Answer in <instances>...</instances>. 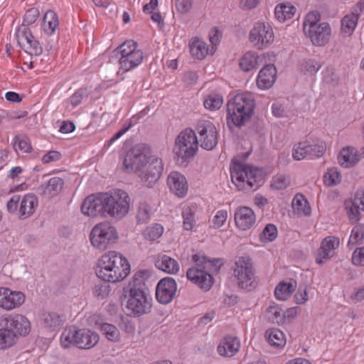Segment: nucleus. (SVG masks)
<instances>
[{
    "mask_svg": "<svg viewBox=\"0 0 364 364\" xmlns=\"http://www.w3.org/2000/svg\"><path fill=\"white\" fill-rule=\"evenodd\" d=\"M64 181L60 177L51 178L48 183L41 184L37 188V193L44 197L56 196L63 189Z\"/></svg>",
    "mask_w": 364,
    "mask_h": 364,
    "instance_id": "5701e85b",
    "label": "nucleus"
},
{
    "mask_svg": "<svg viewBox=\"0 0 364 364\" xmlns=\"http://www.w3.org/2000/svg\"><path fill=\"white\" fill-rule=\"evenodd\" d=\"M155 266L168 274H176L179 270L178 262L166 255H159L155 260Z\"/></svg>",
    "mask_w": 364,
    "mask_h": 364,
    "instance_id": "cd10ccee",
    "label": "nucleus"
},
{
    "mask_svg": "<svg viewBox=\"0 0 364 364\" xmlns=\"http://www.w3.org/2000/svg\"><path fill=\"white\" fill-rule=\"evenodd\" d=\"M48 18H51V20L49 21L48 23V28H47L46 25L44 30L47 33H52L55 31V30L56 29V28L58 25V18H57L55 14L52 11H48L45 14L44 19L46 20Z\"/></svg>",
    "mask_w": 364,
    "mask_h": 364,
    "instance_id": "6e6d98bb",
    "label": "nucleus"
},
{
    "mask_svg": "<svg viewBox=\"0 0 364 364\" xmlns=\"http://www.w3.org/2000/svg\"><path fill=\"white\" fill-rule=\"evenodd\" d=\"M292 207L295 213L301 215H309L311 213V208L308 205V202L304 199V196L296 195L292 201Z\"/></svg>",
    "mask_w": 364,
    "mask_h": 364,
    "instance_id": "4c0bfd02",
    "label": "nucleus"
},
{
    "mask_svg": "<svg viewBox=\"0 0 364 364\" xmlns=\"http://www.w3.org/2000/svg\"><path fill=\"white\" fill-rule=\"evenodd\" d=\"M240 341L236 337L228 336L218 346V353L224 357H232L239 350Z\"/></svg>",
    "mask_w": 364,
    "mask_h": 364,
    "instance_id": "b1692460",
    "label": "nucleus"
},
{
    "mask_svg": "<svg viewBox=\"0 0 364 364\" xmlns=\"http://www.w3.org/2000/svg\"><path fill=\"white\" fill-rule=\"evenodd\" d=\"M20 198H21L20 196L14 195L7 202L6 208H7V210L9 213H14L17 210L18 205L20 201Z\"/></svg>",
    "mask_w": 364,
    "mask_h": 364,
    "instance_id": "774afa93",
    "label": "nucleus"
},
{
    "mask_svg": "<svg viewBox=\"0 0 364 364\" xmlns=\"http://www.w3.org/2000/svg\"><path fill=\"white\" fill-rule=\"evenodd\" d=\"M208 51L206 43L200 38H194L190 42V52L194 58L202 60L206 56Z\"/></svg>",
    "mask_w": 364,
    "mask_h": 364,
    "instance_id": "473e14b6",
    "label": "nucleus"
},
{
    "mask_svg": "<svg viewBox=\"0 0 364 364\" xmlns=\"http://www.w3.org/2000/svg\"><path fill=\"white\" fill-rule=\"evenodd\" d=\"M38 205V199L33 194L25 195L21 199L19 212L20 218L25 219L31 216L35 211V208Z\"/></svg>",
    "mask_w": 364,
    "mask_h": 364,
    "instance_id": "c85d7f7f",
    "label": "nucleus"
},
{
    "mask_svg": "<svg viewBox=\"0 0 364 364\" xmlns=\"http://www.w3.org/2000/svg\"><path fill=\"white\" fill-rule=\"evenodd\" d=\"M14 149L18 152L21 151L23 153H30L32 151L30 140L26 135H16L14 137Z\"/></svg>",
    "mask_w": 364,
    "mask_h": 364,
    "instance_id": "37998d69",
    "label": "nucleus"
},
{
    "mask_svg": "<svg viewBox=\"0 0 364 364\" xmlns=\"http://www.w3.org/2000/svg\"><path fill=\"white\" fill-rule=\"evenodd\" d=\"M338 163L344 168L355 166L360 160L357 150L353 147L343 148L338 156Z\"/></svg>",
    "mask_w": 364,
    "mask_h": 364,
    "instance_id": "a878e982",
    "label": "nucleus"
},
{
    "mask_svg": "<svg viewBox=\"0 0 364 364\" xmlns=\"http://www.w3.org/2000/svg\"><path fill=\"white\" fill-rule=\"evenodd\" d=\"M352 262L357 266H364V247L357 248L353 253Z\"/></svg>",
    "mask_w": 364,
    "mask_h": 364,
    "instance_id": "0e129e2a",
    "label": "nucleus"
},
{
    "mask_svg": "<svg viewBox=\"0 0 364 364\" xmlns=\"http://www.w3.org/2000/svg\"><path fill=\"white\" fill-rule=\"evenodd\" d=\"M193 260L196 266L195 268H199L208 272H218L223 265L220 259L210 260L205 256H200L198 255H194L193 256Z\"/></svg>",
    "mask_w": 364,
    "mask_h": 364,
    "instance_id": "bb28decb",
    "label": "nucleus"
},
{
    "mask_svg": "<svg viewBox=\"0 0 364 364\" xmlns=\"http://www.w3.org/2000/svg\"><path fill=\"white\" fill-rule=\"evenodd\" d=\"M290 183L289 178L285 176L280 175L274 178L271 183V186L277 190L286 188Z\"/></svg>",
    "mask_w": 364,
    "mask_h": 364,
    "instance_id": "bf43d9fd",
    "label": "nucleus"
},
{
    "mask_svg": "<svg viewBox=\"0 0 364 364\" xmlns=\"http://www.w3.org/2000/svg\"><path fill=\"white\" fill-rule=\"evenodd\" d=\"M277 228L273 224H267L259 235V239L262 242H272L277 238Z\"/></svg>",
    "mask_w": 364,
    "mask_h": 364,
    "instance_id": "09e8293b",
    "label": "nucleus"
},
{
    "mask_svg": "<svg viewBox=\"0 0 364 364\" xmlns=\"http://www.w3.org/2000/svg\"><path fill=\"white\" fill-rule=\"evenodd\" d=\"M255 102L250 93L237 94L230 99L227 104L228 124L230 123L241 127L249 121L254 112Z\"/></svg>",
    "mask_w": 364,
    "mask_h": 364,
    "instance_id": "20e7f679",
    "label": "nucleus"
},
{
    "mask_svg": "<svg viewBox=\"0 0 364 364\" xmlns=\"http://www.w3.org/2000/svg\"><path fill=\"white\" fill-rule=\"evenodd\" d=\"M195 211L194 210L188 206L183 208L182 216L183 218V228L186 230H191L195 224L194 219Z\"/></svg>",
    "mask_w": 364,
    "mask_h": 364,
    "instance_id": "8fccbe9b",
    "label": "nucleus"
},
{
    "mask_svg": "<svg viewBox=\"0 0 364 364\" xmlns=\"http://www.w3.org/2000/svg\"><path fill=\"white\" fill-rule=\"evenodd\" d=\"M296 11V8L289 4H282L277 6L274 10V14L276 18L279 21H284L287 19L291 18Z\"/></svg>",
    "mask_w": 364,
    "mask_h": 364,
    "instance_id": "e433bc0d",
    "label": "nucleus"
},
{
    "mask_svg": "<svg viewBox=\"0 0 364 364\" xmlns=\"http://www.w3.org/2000/svg\"><path fill=\"white\" fill-rule=\"evenodd\" d=\"M233 275L239 288L250 291L256 287L255 271L248 257H240L235 261Z\"/></svg>",
    "mask_w": 364,
    "mask_h": 364,
    "instance_id": "9d476101",
    "label": "nucleus"
},
{
    "mask_svg": "<svg viewBox=\"0 0 364 364\" xmlns=\"http://www.w3.org/2000/svg\"><path fill=\"white\" fill-rule=\"evenodd\" d=\"M237 227L242 230H249L256 221L254 211L248 207H240L235 213Z\"/></svg>",
    "mask_w": 364,
    "mask_h": 364,
    "instance_id": "aec40b11",
    "label": "nucleus"
},
{
    "mask_svg": "<svg viewBox=\"0 0 364 364\" xmlns=\"http://www.w3.org/2000/svg\"><path fill=\"white\" fill-rule=\"evenodd\" d=\"M250 41L259 48L269 46L274 41V33L269 23L257 22L250 33Z\"/></svg>",
    "mask_w": 364,
    "mask_h": 364,
    "instance_id": "ddd939ff",
    "label": "nucleus"
},
{
    "mask_svg": "<svg viewBox=\"0 0 364 364\" xmlns=\"http://www.w3.org/2000/svg\"><path fill=\"white\" fill-rule=\"evenodd\" d=\"M198 149V140L196 132L191 129L182 131L175 141L173 151L176 155L177 164L186 167L194 157Z\"/></svg>",
    "mask_w": 364,
    "mask_h": 364,
    "instance_id": "423d86ee",
    "label": "nucleus"
},
{
    "mask_svg": "<svg viewBox=\"0 0 364 364\" xmlns=\"http://www.w3.org/2000/svg\"><path fill=\"white\" fill-rule=\"evenodd\" d=\"M321 16L318 11H312L309 13L304 22L303 29L304 32H311V29H314L316 26L319 25Z\"/></svg>",
    "mask_w": 364,
    "mask_h": 364,
    "instance_id": "49530a36",
    "label": "nucleus"
},
{
    "mask_svg": "<svg viewBox=\"0 0 364 364\" xmlns=\"http://www.w3.org/2000/svg\"><path fill=\"white\" fill-rule=\"evenodd\" d=\"M130 273L127 259L115 251L104 254L99 259L96 275L104 282L115 283L125 279Z\"/></svg>",
    "mask_w": 364,
    "mask_h": 364,
    "instance_id": "7ed1b4c3",
    "label": "nucleus"
},
{
    "mask_svg": "<svg viewBox=\"0 0 364 364\" xmlns=\"http://www.w3.org/2000/svg\"><path fill=\"white\" fill-rule=\"evenodd\" d=\"M196 134H198V145L205 150H213L218 144V131L210 121L199 122L196 127Z\"/></svg>",
    "mask_w": 364,
    "mask_h": 364,
    "instance_id": "9b49d317",
    "label": "nucleus"
},
{
    "mask_svg": "<svg viewBox=\"0 0 364 364\" xmlns=\"http://www.w3.org/2000/svg\"><path fill=\"white\" fill-rule=\"evenodd\" d=\"M0 326L13 330L17 335L26 336L31 331L29 321L21 314L2 316L0 318Z\"/></svg>",
    "mask_w": 364,
    "mask_h": 364,
    "instance_id": "4468645a",
    "label": "nucleus"
},
{
    "mask_svg": "<svg viewBox=\"0 0 364 364\" xmlns=\"http://www.w3.org/2000/svg\"><path fill=\"white\" fill-rule=\"evenodd\" d=\"M164 231V228L159 224H155L154 226L149 227L144 232V237L146 240L154 241L159 238Z\"/></svg>",
    "mask_w": 364,
    "mask_h": 364,
    "instance_id": "3c124183",
    "label": "nucleus"
},
{
    "mask_svg": "<svg viewBox=\"0 0 364 364\" xmlns=\"http://www.w3.org/2000/svg\"><path fill=\"white\" fill-rule=\"evenodd\" d=\"M98 341V334L87 328H66L60 336V344L64 348L74 346L80 349H90L95 346Z\"/></svg>",
    "mask_w": 364,
    "mask_h": 364,
    "instance_id": "0eeeda50",
    "label": "nucleus"
},
{
    "mask_svg": "<svg viewBox=\"0 0 364 364\" xmlns=\"http://www.w3.org/2000/svg\"><path fill=\"white\" fill-rule=\"evenodd\" d=\"M7 294L5 295L3 309L10 310L20 306L24 302V294L20 291H12L7 289Z\"/></svg>",
    "mask_w": 364,
    "mask_h": 364,
    "instance_id": "7c9ffc66",
    "label": "nucleus"
},
{
    "mask_svg": "<svg viewBox=\"0 0 364 364\" xmlns=\"http://www.w3.org/2000/svg\"><path fill=\"white\" fill-rule=\"evenodd\" d=\"M95 323L102 333L109 341L112 342H117L119 341L120 333L115 326L107 323L98 322L97 321Z\"/></svg>",
    "mask_w": 364,
    "mask_h": 364,
    "instance_id": "f704fd0d",
    "label": "nucleus"
},
{
    "mask_svg": "<svg viewBox=\"0 0 364 364\" xmlns=\"http://www.w3.org/2000/svg\"><path fill=\"white\" fill-rule=\"evenodd\" d=\"M339 239L336 237H327L324 238L321 247L317 250L316 262L322 264L329 260L333 255L335 250L339 247Z\"/></svg>",
    "mask_w": 364,
    "mask_h": 364,
    "instance_id": "f3484780",
    "label": "nucleus"
},
{
    "mask_svg": "<svg viewBox=\"0 0 364 364\" xmlns=\"http://www.w3.org/2000/svg\"><path fill=\"white\" fill-rule=\"evenodd\" d=\"M311 150H309L310 158L322 156L326 149L325 143L322 141L318 144H311Z\"/></svg>",
    "mask_w": 364,
    "mask_h": 364,
    "instance_id": "052dcab7",
    "label": "nucleus"
},
{
    "mask_svg": "<svg viewBox=\"0 0 364 364\" xmlns=\"http://www.w3.org/2000/svg\"><path fill=\"white\" fill-rule=\"evenodd\" d=\"M210 272L199 268H189L186 272V277L193 284L208 291L213 283V277Z\"/></svg>",
    "mask_w": 364,
    "mask_h": 364,
    "instance_id": "a211bd4d",
    "label": "nucleus"
},
{
    "mask_svg": "<svg viewBox=\"0 0 364 364\" xmlns=\"http://www.w3.org/2000/svg\"><path fill=\"white\" fill-rule=\"evenodd\" d=\"M311 32H305L312 43L315 46H324L329 40L331 34V28L327 23H319L314 29L311 30Z\"/></svg>",
    "mask_w": 364,
    "mask_h": 364,
    "instance_id": "412c9836",
    "label": "nucleus"
},
{
    "mask_svg": "<svg viewBox=\"0 0 364 364\" xmlns=\"http://www.w3.org/2000/svg\"><path fill=\"white\" fill-rule=\"evenodd\" d=\"M123 167L128 173L140 172V178L149 187L160 178L163 171L161 159L151 156L150 146L145 144H136L128 151Z\"/></svg>",
    "mask_w": 364,
    "mask_h": 364,
    "instance_id": "f257e3e1",
    "label": "nucleus"
},
{
    "mask_svg": "<svg viewBox=\"0 0 364 364\" xmlns=\"http://www.w3.org/2000/svg\"><path fill=\"white\" fill-rule=\"evenodd\" d=\"M276 77V67L273 64L267 65L259 71L257 80V85L260 89H269L274 83Z\"/></svg>",
    "mask_w": 364,
    "mask_h": 364,
    "instance_id": "4be33fe9",
    "label": "nucleus"
},
{
    "mask_svg": "<svg viewBox=\"0 0 364 364\" xmlns=\"http://www.w3.org/2000/svg\"><path fill=\"white\" fill-rule=\"evenodd\" d=\"M110 291V286L105 282H99L94 287V294L96 296L104 299L107 297Z\"/></svg>",
    "mask_w": 364,
    "mask_h": 364,
    "instance_id": "5fc2aeb1",
    "label": "nucleus"
},
{
    "mask_svg": "<svg viewBox=\"0 0 364 364\" xmlns=\"http://www.w3.org/2000/svg\"><path fill=\"white\" fill-rule=\"evenodd\" d=\"M110 192L91 194L85 198L82 205V213L89 217L114 218V210Z\"/></svg>",
    "mask_w": 364,
    "mask_h": 364,
    "instance_id": "39448f33",
    "label": "nucleus"
},
{
    "mask_svg": "<svg viewBox=\"0 0 364 364\" xmlns=\"http://www.w3.org/2000/svg\"><path fill=\"white\" fill-rule=\"evenodd\" d=\"M150 276L149 270H139L134 274L132 281L129 284L127 308L135 316H139L151 311L152 299L145 284V281Z\"/></svg>",
    "mask_w": 364,
    "mask_h": 364,
    "instance_id": "f03ea898",
    "label": "nucleus"
},
{
    "mask_svg": "<svg viewBox=\"0 0 364 364\" xmlns=\"http://www.w3.org/2000/svg\"><path fill=\"white\" fill-rule=\"evenodd\" d=\"M38 16L39 11L38 9L31 8L26 12L23 17V22L21 25H25V26L28 27V26L35 23Z\"/></svg>",
    "mask_w": 364,
    "mask_h": 364,
    "instance_id": "4d7b16f0",
    "label": "nucleus"
},
{
    "mask_svg": "<svg viewBox=\"0 0 364 364\" xmlns=\"http://www.w3.org/2000/svg\"><path fill=\"white\" fill-rule=\"evenodd\" d=\"M364 240V224L355 225L352 231L348 242V246L360 245Z\"/></svg>",
    "mask_w": 364,
    "mask_h": 364,
    "instance_id": "c03bdc74",
    "label": "nucleus"
},
{
    "mask_svg": "<svg viewBox=\"0 0 364 364\" xmlns=\"http://www.w3.org/2000/svg\"><path fill=\"white\" fill-rule=\"evenodd\" d=\"M228 218V212L224 210H219L213 218V225L215 228H219L223 225Z\"/></svg>",
    "mask_w": 364,
    "mask_h": 364,
    "instance_id": "e2e57ef3",
    "label": "nucleus"
},
{
    "mask_svg": "<svg viewBox=\"0 0 364 364\" xmlns=\"http://www.w3.org/2000/svg\"><path fill=\"white\" fill-rule=\"evenodd\" d=\"M341 181V176L337 168H331L323 175V183L328 186H336Z\"/></svg>",
    "mask_w": 364,
    "mask_h": 364,
    "instance_id": "a18cd8bd",
    "label": "nucleus"
},
{
    "mask_svg": "<svg viewBox=\"0 0 364 364\" xmlns=\"http://www.w3.org/2000/svg\"><path fill=\"white\" fill-rule=\"evenodd\" d=\"M87 95L88 92L87 89L80 88L77 90L70 98L71 105L74 107L78 105L83 97L87 96Z\"/></svg>",
    "mask_w": 364,
    "mask_h": 364,
    "instance_id": "680f3d73",
    "label": "nucleus"
},
{
    "mask_svg": "<svg viewBox=\"0 0 364 364\" xmlns=\"http://www.w3.org/2000/svg\"><path fill=\"white\" fill-rule=\"evenodd\" d=\"M259 56L254 53H246L240 61V67L245 72L255 68L258 64Z\"/></svg>",
    "mask_w": 364,
    "mask_h": 364,
    "instance_id": "58836bf2",
    "label": "nucleus"
},
{
    "mask_svg": "<svg viewBox=\"0 0 364 364\" xmlns=\"http://www.w3.org/2000/svg\"><path fill=\"white\" fill-rule=\"evenodd\" d=\"M42 321L46 328L54 331L63 324L65 318L55 312H46L42 314Z\"/></svg>",
    "mask_w": 364,
    "mask_h": 364,
    "instance_id": "c756f323",
    "label": "nucleus"
},
{
    "mask_svg": "<svg viewBox=\"0 0 364 364\" xmlns=\"http://www.w3.org/2000/svg\"><path fill=\"white\" fill-rule=\"evenodd\" d=\"M309 150H311V146L308 141L299 142L294 147L292 156L294 159L299 161L309 157Z\"/></svg>",
    "mask_w": 364,
    "mask_h": 364,
    "instance_id": "79ce46f5",
    "label": "nucleus"
},
{
    "mask_svg": "<svg viewBox=\"0 0 364 364\" xmlns=\"http://www.w3.org/2000/svg\"><path fill=\"white\" fill-rule=\"evenodd\" d=\"M143 60V53L141 50L124 51V56L119 60L120 68L124 71H129L131 69L139 65Z\"/></svg>",
    "mask_w": 364,
    "mask_h": 364,
    "instance_id": "393cba45",
    "label": "nucleus"
},
{
    "mask_svg": "<svg viewBox=\"0 0 364 364\" xmlns=\"http://www.w3.org/2000/svg\"><path fill=\"white\" fill-rule=\"evenodd\" d=\"M296 285L291 282H281L275 288L274 295L279 300H287L295 290Z\"/></svg>",
    "mask_w": 364,
    "mask_h": 364,
    "instance_id": "c9c22d12",
    "label": "nucleus"
},
{
    "mask_svg": "<svg viewBox=\"0 0 364 364\" xmlns=\"http://www.w3.org/2000/svg\"><path fill=\"white\" fill-rule=\"evenodd\" d=\"M268 343L274 347H282L286 343L284 334L278 328L268 329L265 333Z\"/></svg>",
    "mask_w": 364,
    "mask_h": 364,
    "instance_id": "72a5a7b5",
    "label": "nucleus"
},
{
    "mask_svg": "<svg viewBox=\"0 0 364 364\" xmlns=\"http://www.w3.org/2000/svg\"><path fill=\"white\" fill-rule=\"evenodd\" d=\"M90 239L95 248L105 250L116 243L118 240V233L110 223L103 222L93 227Z\"/></svg>",
    "mask_w": 364,
    "mask_h": 364,
    "instance_id": "1a4fd4ad",
    "label": "nucleus"
},
{
    "mask_svg": "<svg viewBox=\"0 0 364 364\" xmlns=\"http://www.w3.org/2000/svg\"><path fill=\"white\" fill-rule=\"evenodd\" d=\"M347 213L349 218V220L351 223H355L358 222L360 219V210L361 209L360 206L355 205L353 204V201L350 202V205L347 206Z\"/></svg>",
    "mask_w": 364,
    "mask_h": 364,
    "instance_id": "13d9d810",
    "label": "nucleus"
},
{
    "mask_svg": "<svg viewBox=\"0 0 364 364\" xmlns=\"http://www.w3.org/2000/svg\"><path fill=\"white\" fill-rule=\"evenodd\" d=\"M322 66L321 62L314 59L304 60L301 64V69L311 75L315 74Z\"/></svg>",
    "mask_w": 364,
    "mask_h": 364,
    "instance_id": "864d4df0",
    "label": "nucleus"
},
{
    "mask_svg": "<svg viewBox=\"0 0 364 364\" xmlns=\"http://www.w3.org/2000/svg\"><path fill=\"white\" fill-rule=\"evenodd\" d=\"M266 317L273 323H283L284 315L282 309L277 304L269 306L266 311Z\"/></svg>",
    "mask_w": 364,
    "mask_h": 364,
    "instance_id": "a19ab883",
    "label": "nucleus"
},
{
    "mask_svg": "<svg viewBox=\"0 0 364 364\" xmlns=\"http://www.w3.org/2000/svg\"><path fill=\"white\" fill-rule=\"evenodd\" d=\"M193 0H176L177 10L182 13H187L192 7Z\"/></svg>",
    "mask_w": 364,
    "mask_h": 364,
    "instance_id": "69168bd1",
    "label": "nucleus"
},
{
    "mask_svg": "<svg viewBox=\"0 0 364 364\" xmlns=\"http://www.w3.org/2000/svg\"><path fill=\"white\" fill-rule=\"evenodd\" d=\"M177 290L176 281L169 277L161 279L156 288V297L162 304H168L173 299Z\"/></svg>",
    "mask_w": 364,
    "mask_h": 364,
    "instance_id": "2eb2a0df",
    "label": "nucleus"
},
{
    "mask_svg": "<svg viewBox=\"0 0 364 364\" xmlns=\"http://www.w3.org/2000/svg\"><path fill=\"white\" fill-rule=\"evenodd\" d=\"M136 43H135L133 41H129L124 42L123 44H122L119 47H118L117 49L120 50L121 57L124 56V51H126V53H129V51H137L138 50L136 49Z\"/></svg>",
    "mask_w": 364,
    "mask_h": 364,
    "instance_id": "338daca9",
    "label": "nucleus"
},
{
    "mask_svg": "<svg viewBox=\"0 0 364 364\" xmlns=\"http://www.w3.org/2000/svg\"><path fill=\"white\" fill-rule=\"evenodd\" d=\"M230 175L232 183L239 191L256 189L259 186L256 183L261 181L258 169L240 163L235 164L230 168Z\"/></svg>",
    "mask_w": 364,
    "mask_h": 364,
    "instance_id": "6e6552de",
    "label": "nucleus"
},
{
    "mask_svg": "<svg viewBox=\"0 0 364 364\" xmlns=\"http://www.w3.org/2000/svg\"><path fill=\"white\" fill-rule=\"evenodd\" d=\"M359 13L353 11L352 14H348L343 18L341 21V29L343 33L350 34L355 29L358 20Z\"/></svg>",
    "mask_w": 364,
    "mask_h": 364,
    "instance_id": "ea45409f",
    "label": "nucleus"
},
{
    "mask_svg": "<svg viewBox=\"0 0 364 364\" xmlns=\"http://www.w3.org/2000/svg\"><path fill=\"white\" fill-rule=\"evenodd\" d=\"M1 327L0 328V349H6L14 346L18 336L13 330L5 326Z\"/></svg>",
    "mask_w": 364,
    "mask_h": 364,
    "instance_id": "2f4dec72",
    "label": "nucleus"
},
{
    "mask_svg": "<svg viewBox=\"0 0 364 364\" xmlns=\"http://www.w3.org/2000/svg\"><path fill=\"white\" fill-rule=\"evenodd\" d=\"M167 184L171 191L179 198L184 197L188 192V183L183 175L172 171L168 176Z\"/></svg>",
    "mask_w": 364,
    "mask_h": 364,
    "instance_id": "6ab92c4d",
    "label": "nucleus"
},
{
    "mask_svg": "<svg viewBox=\"0 0 364 364\" xmlns=\"http://www.w3.org/2000/svg\"><path fill=\"white\" fill-rule=\"evenodd\" d=\"M151 208L149 205L145 203H140L137 209L136 218L139 222L145 223L150 218Z\"/></svg>",
    "mask_w": 364,
    "mask_h": 364,
    "instance_id": "603ef678",
    "label": "nucleus"
},
{
    "mask_svg": "<svg viewBox=\"0 0 364 364\" xmlns=\"http://www.w3.org/2000/svg\"><path fill=\"white\" fill-rule=\"evenodd\" d=\"M16 38L18 46L30 55H39L43 52V48L39 42L34 39L31 30L21 25L16 31Z\"/></svg>",
    "mask_w": 364,
    "mask_h": 364,
    "instance_id": "f8f14e48",
    "label": "nucleus"
},
{
    "mask_svg": "<svg viewBox=\"0 0 364 364\" xmlns=\"http://www.w3.org/2000/svg\"><path fill=\"white\" fill-rule=\"evenodd\" d=\"M112 204L114 205V218L122 219L129 210L130 197L124 191L117 189L111 191Z\"/></svg>",
    "mask_w": 364,
    "mask_h": 364,
    "instance_id": "dca6fc26",
    "label": "nucleus"
},
{
    "mask_svg": "<svg viewBox=\"0 0 364 364\" xmlns=\"http://www.w3.org/2000/svg\"><path fill=\"white\" fill-rule=\"evenodd\" d=\"M223 102L221 95L218 94H210L204 100V106L210 110H216L220 108Z\"/></svg>",
    "mask_w": 364,
    "mask_h": 364,
    "instance_id": "de8ad7c7",
    "label": "nucleus"
}]
</instances>
